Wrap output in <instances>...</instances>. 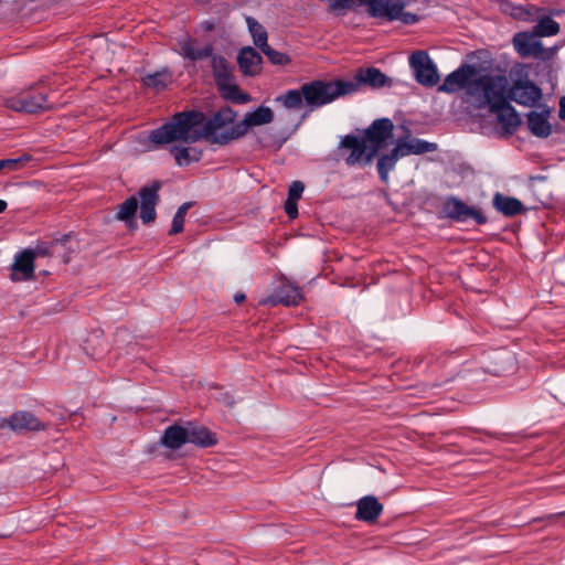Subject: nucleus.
I'll list each match as a JSON object with an SVG mask.
<instances>
[{"label":"nucleus","mask_w":565,"mask_h":565,"mask_svg":"<svg viewBox=\"0 0 565 565\" xmlns=\"http://www.w3.org/2000/svg\"><path fill=\"white\" fill-rule=\"evenodd\" d=\"M233 108H218L210 117L196 109L174 114L169 121L150 131V148L158 149L174 141L224 147L242 138Z\"/></svg>","instance_id":"1"},{"label":"nucleus","mask_w":565,"mask_h":565,"mask_svg":"<svg viewBox=\"0 0 565 565\" xmlns=\"http://www.w3.org/2000/svg\"><path fill=\"white\" fill-rule=\"evenodd\" d=\"M512 74L519 75L512 84L504 74H479L473 85V98L484 106H511L510 102L521 106H542V89L527 78V66L518 64Z\"/></svg>","instance_id":"2"},{"label":"nucleus","mask_w":565,"mask_h":565,"mask_svg":"<svg viewBox=\"0 0 565 565\" xmlns=\"http://www.w3.org/2000/svg\"><path fill=\"white\" fill-rule=\"evenodd\" d=\"M454 115L470 131L500 138L512 136L522 122L516 108H459Z\"/></svg>","instance_id":"3"},{"label":"nucleus","mask_w":565,"mask_h":565,"mask_svg":"<svg viewBox=\"0 0 565 565\" xmlns=\"http://www.w3.org/2000/svg\"><path fill=\"white\" fill-rule=\"evenodd\" d=\"M353 94V84L345 79H315L301 85L299 89H289L275 98L281 106H323L334 102L339 97Z\"/></svg>","instance_id":"4"},{"label":"nucleus","mask_w":565,"mask_h":565,"mask_svg":"<svg viewBox=\"0 0 565 565\" xmlns=\"http://www.w3.org/2000/svg\"><path fill=\"white\" fill-rule=\"evenodd\" d=\"M478 76L479 73L475 65L463 63L445 77L438 92L455 94L465 90L468 96L473 97V85L477 83Z\"/></svg>","instance_id":"5"},{"label":"nucleus","mask_w":565,"mask_h":565,"mask_svg":"<svg viewBox=\"0 0 565 565\" xmlns=\"http://www.w3.org/2000/svg\"><path fill=\"white\" fill-rule=\"evenodd\" d=\"M340 147L350 150V154L345 158V163L350 167L356 164L364 167L369 164L377 153V147L371 146L364 136L347 135L340 141Z\"/></svg>","instance_id":"6"},{"label":"nucleus","mask_w":565,"mask_h":565,"mask_svg":"<svg viewBox=\"0 0 565 565\" xmlns=\"http://www.w3.org/2000/svg\"><path fill=\"white\" fill-rule=\"evenodd\" d=\"M409 66L416 82L425 87H434L440 77L436 64L426 51H415L411 54Z\"/></svg>","instance_id":"7"},{"label":"nucleus","mask_w":565,"mask_h":565,"mask_svg":"<svg viewBox=\"0 0 565 565\" xmlns=\"http://www.w3.org/2000/svg\"><path fill=\"white\" fill-rule=\"evenodd\" d=\"M443 212L447 218L465 223L473 220L476 224L483 225L488 223V217L476 206H470L456 196H448L443 203Z\"/></svg>","instance_id":"8"},{"label":"nucleus","mask_w":565,"mask_h":565,"mask_svg":"<svg viewBox=\"0 0 565 565\" xmlns=\"http://www.w3.org/2000/svg\"><path fill=\"white\" fill-rule=\"evenodd\" d=\"M355 6L365 7L371 18L395 21L405 8L403 0H355Z\"/></svg>","instance_id":"9"},{"label":"nucleus","mask_w":565,"mask_h":565,"mask_svg":"<svg viewBox=\"0 0 565 565\" xmlns=\"http://www.w3.org/2000/svg\"><path fill=\"white\" fill-rule=\"evenodd\" d=\"M162 183L153 181L149 185L141 186L138 190V201H140V220L143 224H150L156 221V207L160 202L159 192Z\"/></svg>","instance_id":"10"},{"label":"nucleus","mask_w":565,"mask_h":565,"mask_svg":"<svg viewBox=\"0 0 565 565\" xmlns=\"http://www.w3.org/2000/svg\"><path fill=\"white\" fill-rule=\"evenodd\" d=\"M405 135L398 137L396 146L403 153V158L411 154H424L438 150L436 142H429L419 138L412 137L411 130L405 128Z\"/></svg>","instance_id":"11"},{"label":"nucleus","mask_w":565,"mask_h":565,"mask_svg":"<svg viewBox=\"0 0 565 565\" xmlns=\"http://www.w3.org/2000/svg\"><path fill=\"white\" fill-rule=\"evenodd\" d=\"M302 299L301 289L288 281H281L280 286L268 296L263 303L269 306L285 305L296 306Z\"/></svg>","instance_id":"12"},{"label":"nucleus","mask_w":565,"mask_h":565,"mask_svg":"<svg viewBox=\"0 0 565 565\" xmlns=\"http://www.w3.org/2000/svg\"><path fill=\"white\" fill-rule=\"evenodd\" d=\"M388 78L384 73L375 67L359 68L354 76L345 79V83L353 84V94L356 93L361 86L366 85L373 88L383 87L388 83Z\"/></svg>","instance_id":"13"},{"label":"nucleus","mask_w":565,"mask_h":565,"mask_svg":"<svg viewBox=\"0 0 565 565\" xmlns=\"http://www.w3.org/2000/svg\"><path fill=\"white\" fill-rule=\"evenodd\" d=\"M533 32H519L513 36V45L522 57H544L545 49Z\"/></svg>","instance_id":"14"},{"label":"nucleus","mask_w":565,"mask_h":565,"mask_svg":"<svg viewBox=\"0 0 565 565\" xmlns=\"http://www.w3.org/2000/svg\"><path fill=\"white\" fill-rule=\"evenodd\" d=\"M384 507L374 495H364L356 502L355 520L367 524L375 523L383 513Z\"/></svg>","instance_id":"15"},{"label":"nucleus","mask_w":565,"mask_h":565,"mask_svg":"<svg viewBox=\"0 0 565 565\" xmlns=\"http://www.w3.org/2000/svg\"><path fill=\"white\" fill-rule=\"evenodd\" d=\"M393 128L391 119L379 118L365 130L364 137L371 146H376L379 151L382 145L393 136Z\"/></svg>","instance_id":"16"},{"label":"nucleus","mask_w":565,"mask_h":565,"mask_svg":"<svg viewBox=\"0 0 565 565\" xmlns=\"http://www.w3.org/2000/svg\"><path fill=\"white\" fill-rule=\"evenodd\" d=\"M552 108H542V111H530L526 115V125L530 132L537 138H547L552 134L548 120Z\"/></svg>","instance_id":"17"},{"label":"nucleus","mask_w":565,"mask_h":565,"mask_svg":"<svg viewBox=\"0 0 565 565\" xmlns=\"http://www.w3.org/2000/svg\"><path fill=\"white\" fill-rule=\"evenodd\" d=\"M9 427L14 431L42 430L45 425L30 412H15L8 419Z\"/></svg>","instance_id":"18"},{"label":"nucleus","mask_w":565,"mask_h":565,"mask_svg":"<svg viewBox=\"0 0 565 565\" xmlns=\"http://www.w3.org/2000/svg\"><path fill=\"white\" fill-rule=\"evenodd\" d=\"M186 435H189L188 443L201 448H209L217 443L215 435L210 429L193 422H186Z\"/></svg>","instance_id":"19"},{"label":"nucleus","mask_w":565,"mask_h":565,"mask_svg":"<svg viewBox=\"0 0 565 565\" xmlns=\"http://www.w3.org/2000/svg\"><path fill=\"white\" fill-rule=\"evenodd\" d=\"M273 119L274 113L271 108H255L253 111L247 113L243 120L238 121L242 137H244L252 127L269 124Z\"/></svg>","instance_id":"20"},{"label":"nucleus","mask_w":565,"mask_h":565,"mask_svg":"<svg viewBox=\"0 0 565 565\" xmlns=\"http://www.w3.org/2000/svg\"><path fill=\"white\" fill-rule=\"evenodd\" d=\"M237 63L245 75L254 76L262 70V56L250 46L241 50Z\"/></svg>","instance_id":"21"},{"label":"nucleus","mask_w":565,"mask_h":565,"mask_svg":"<svg viewBox=\"0 0 565 565\" xmlns=\"http://www.w3.org/2000/svg\"><path fill=\"white\" fill-rule=\"evenodd\" d=\"M492 205L507 217H513L524 211V205L519 199L507 196L499 192L493 195Z\"/></svg>","instance_id":"22"},{"label":"nucleus","mask_w":565,"mask_h":565,"mask_svg":"<svg viewBox=\"0 0 565 565\" xmlns=\"http://www.w3.org/2000/svg\"><path fill=\"white\" fill-rule=\"evenodd\" d=\"M188 441L189 435H186V425H170L164 429L161 437V444L172 450L180 449L183 445L188 444Z\"/></svg>","instance_id":"23"},{"label":"nucleus","mask_w":565,"mask_h":565,"mask_svg":"<svg viewBox=\"0 0 565 565\" xmlns=\"http://www.w3.org/2000/svg\"><path fill=\"white\" fill-rule=\"evenodd\" d=\"M142 84L146 88L154 93H160L167 89L174 81L173 73L168 68L146 74L141 77Z\"/></svg>","instance_id":"24"},{"label":"nucleus","mask_w":565,"mask_h":565,"mask_svg":"<svg viewBox=\"0 0 565 565\" xmlns=\"http://www.w3.org/2000/svg\"><path fill=\"white\" fill-rule=\"evenodd\" d=\"M401 158H403V153H401L396 145L388 153H383L379 157L376 168L379 177L383 183L388 182L390 172L394 170Z\"/></svg>","instance_id":"25"},{"label":"nucleus","mask_w":565,"mask_h":565,"mask_svg":"<svg viewBox=\"0 0 565 565\" xmlns=\"http://www.w3.org/2000/svg\"><path fill=\"white\" fill-rule=\"evenodd\" d=\"M213 47L211 44L199 46L195 41L186 40L181 44V53L185 58L193 62L212 57Z\"/></svg>","instance_id":"26"},{"label":"nucleus","mask_w":565,"mask_h":565,"mask_svg":"<svg viewBox=\"0 0 565 565\" xmlns=\"http://www.w3.org/2000/svg\"><path fill=\"white\" fill-rule=\"evenodd\" d=\"M222 97L234 104H247L250 102L249 95L242 93L239 87L235 84L234 77L217 85Z\"/></svg>","instance_id":"27"},{"label":"nucleus","mask_w":565,"mask_h":565,"mask_svg":"<svg viewBox=\"0 0 565 565\" xmlns=\"http://www.w3.org/2000/svg\"><path fill=\"white\" fill-rule=\"evenodd\" d=\"M13 270L23 275L24 279H30L34 274V253L31 249H24L17 254L12 265Z\"/></svg>","instance_id":"28"},{"label":"nucleus","mask_w":565,"mask_h":565,"mask_svg":"<svg viewBox=\"0 0 565 565\" xmlns=\"http://www.w3.org/2000/svg\"><path fill=\"white\" fill-rule=\"evenodd\" d=\"M534 20H536L537 23L534 25L532 32L536 36H552L559 32V24L552 18L541 14V12L534 15Z\"/></svg>","instance_id":"29"},{"label":"nucleus","mask_w":565,"mask_h":565,"mask_svg":"<svg viewBox=\"0 0 565 565\" xmlns=\"http://www.w3.org/2000/svg\"><path fill=\"white\" fill-rule=\"evenodd\" d=\"M138 198L135 195L126 199L121 204L118 205L115 218L125 222L127 225L135 223V216L138 210Z\"/></svg>","instance_id":"30"},{"label":"nucleus","mask_w":565,"mask_h":565,"mask_svg":"<svg viewBox=\"0 0 565 565\" xmlns=\"http://www.w3.org/2000/svg\"><path fill=\"white\" fill-rule=\"evenodd\" d=\"M211 64L216 85L230 81L233 77L228 62L223 56L213 55Z\"/></svg>","instance_id":"31"},{"label":"nucleus","mask_w":565,"mask_h":565,"mask_svg":"<svg viewBox=\"0 0 565 565\" xmlns=\"http://www.w3.org/2000/svg\"><path fill=\"white\" fill-rule=\"evenodd\" d=\"M246 23L248 26V31L253 38L254 44L262 49L267 44L268 34L266 29L253 17L246 18Z\"/></svg>","instance_id":"32"},{"label":"nucleus","mask_w":565,"mask_h":565,"mask_svg":"<svg viewBox=\"0 0 565 565\" xmlns=\"http://www.w3.org/2000/svg\"><path fill=\"white\" fill-rule=\"evenodd\" d=\"M47 102V96L42 89H32L19 97L20 106H43Z\"/></svg>","instance_id":"33"},{"label":"nucleus","mask_w":565,"mask_h":565,"mask_svg":"<svg viewBox=\"0 0 565 565\" xmlns=\"http://www.w3.org/2000/svg\"><path fill=\"white\" fill-rule=\"evenodd\" d=\"M543 10L535 6H511L510 14L518 20L534 21V15Z\"/></svg>","instance_id":"34"},{"label":"nucleus","mask_w":565,"mask_h":565,"mask_svg":"<svg viewBox=\"0 0 565 565\" xmlns=\"http://www.w3.org/2000/svg\"><path fill=\"white\" fill-rule=\"evenodd\" d=\"M171 152L173 153L177 164L180 167L189 166L191 162H196L201 158V151L192 157L190 149L186 147H172Z\"/></svg>","instance_id":"35"},{"label":"nucleus","mask_w":565,"mask_h":565,"mask_svg":"<svg viewBox=\"0 0 565 565\" xmlns=\"http://www.w3.org/2000/svg\"><path fill=\"white\" fill-rule=\"evenodd\" d=\"M260 50L273 64L287 65L290 62V57L287 54L274 50L268 43Z\"/></svg>","instance_id":"36"},{"label":"nucleus","mask_w":565,"mask_h":565,"mask_svg":"<svg viewBox=\"0 0 565 565\" xmlns=\"http://www.w3.org/2000/svg\"><path fill=\"white\" fill-rule=\"evenodd\" d=\"M32 157L29 153H23L19 158L1 159L3 164V171H17L21 169L25 163L31 161Z\"/></svg>","instance_id":"37"},{"label":"nucleus","mask_w":565,"mask_h":565,"mask_svg":"<svg viewBox=\"0 0 565 565\" xmlns=\"http://www.w3.org/2000/svg\"><path fill=\"white\" fill-rule=\"evenodd\" d=\"M57 239L52 242H38L34 249H31L35 256H50L53 254L52 248L57 245Z\"/></svg>","instance_id":"38"},{"label":"nucleus","mask_w":565,"mask_h":565,"mask_svg":"<svg viewBox=\"0 0 565 565\" xmlns=\"http://www.w3.org/2000/svg\"><path fill=\"white\" fill-rule=\"evenodd\" d=\"M305 190V184L301 181H294L288 189V200L298 201Z\"/></svg>","instance_id":"39"},{"label":"nucleus","mask_w":565,"mask_h":565,"mask_svg":"<svg viewBox=\"0 0 565 565\" xmlns=\"http://www.w3.org/2000/svg\"><path fill=\"white\" fill-rule=\"evenodd\" d=\"M184 220H185L184 217H181V216L174 214L169 234L175 235V234L181 233L184 227Z\"/></svg>","instance_id":"40"},{"label":"nucleus","mask_w":565,"mask_h":565,"mask_svg":"<svg viewBox=\"0 0 565 565\" xmlns=\"http://www.w3.org/2000/svg\"><path fill=\"white\" fill-rule=\"evenodd\" d=\"M298 201L286 200L285 202V212L289 216V218L294 220L298 216Z\"/></svg>","instance_id":"41"},{"label":"nucleus","mask_w":565,"mask_h":565,"mask_svg":"<svg viewBox=\"0 0 565 565\" xmlns=\"http://www.w3.org/2000/svg\"><path fill=\"white\" fill-rule=\"evenodd\" d=\"M396 20L405 23V24H414L418 21V18L416 14L412 12H405L404 9L399 11L398 18Z\"/></svg>","instance_id":"42"},{"label":"nucleus","mask_w":565,"mask_h":565,"mask_svg":"<svg viewBox=\"0 0 565 565\" xmlns=\"http://www.w3.org/2000/svg\"><path fill=\"white\" fill-rule=\"evenodd\" d=\"M192 206V203L191 202H185L183 203L182 205H180L175 212L177 215L181 216V217H184L185 218V215L189 211V209Z\"/></svg>","instance_id":"43"},{"label":"nucleus","mask_w":565,"mask_h":565,"mask_svg":"<svg viewBox=\"0 0 565 565\" xmlns=\"http://www.w3.org/2000/svg\"><path fill=\"white\" fill-rule=\"evenodd\" d=\"M14 110L17 111H25L28 114H38L39 110H42L43 108H22V107H19V108H13Z\"/></svg>","instance_id":"44"},{"label":"nucleus","mask_w":565,"mask_h":565,"mask_svg":"<svg viewBox=\"0 0 565 565\" xmlns=\"http://www.w3.org/2000/svg\"><path fill=\"white\" fill-rule=\"evenodd\" d=\"M245 299H246V296H245L244 294H242V292H237V294L234 296V300H235V302H237V303H242V302H244V301H245Z\"/></svg>","instance_id":"45"},{"label":"nucleus","mask_w":565,"mask_h":565,"mask_svg":"<svg viewBox=\"0 0 565 565\" xmlns=\"http://www.w3.org/2000/svg\"><path fill=\"white\" fill-rule=\"evenodd\" d=\"M8 203L4 200H0V213L7 210Z\"/></svg>","instance_id":"46"},{"label":"nucleus","mask_w":565,"mask_h":565,"mask_svg":"<svg viewBox=\"0 0 565 565\" xmlns=\"http://www.w3.org/2000/svg\"><path fill=\"white\" fill-rule=\"evenodd\" d=\"M558 117L565 121V108H559Z\"/></svg>","instance_id":"47"},{"label":"nucleus","mask_w":565,"mask_h":565,"mask_svg":"<svg viewBox=\"0 0 565 565\" xmlns=\"http://www.w3.org/2000/svg\"><path fill=\"white\" fill-rule=\"evenodd\" d=\"M558 106H565V96L559 99Z\"/></svg>","instance_id":"48"},{"label":"nucleus","mask_w":565,"mask_h":565,"mask_svg":"<svg viewBox=\"0 0 565 565\" xmlns=\"http://www.w3.org/2000/svg\"><path fill=\"white\" fill-rule=\"evenodd\" d=\"M258 141H259L262 145H265V143H266V140H265V138H264V137H259V138H258Z\"/></svg>","instance_id":"49"},{"label":"nucleus","mask_w":565,"mask_h":565,"mask_svg":"<svg viewBox=\"0 0 565 565\" xmlns=\"http://www.w3.org/2000/svg\"><path fill=\"white\" fill-rule=\"evenodd\" d=\"M487 435H488V436H491V437H495V438H498V437H499V435H497V434H491V433H487Z\"/></svg>","instance_id":"50"},{"label":"nucleus","mask_w":565,"mask_h":565,"mask_svg":"<svg viewBox=\"0 0 565 565\" xmlns=\"http://www.w3.org/2000/svg\"><path fill=\"white\" fill-rule=\"evenodd\" d=\"M3 171V164H2V161L0 160V173Z\"/></svg>","instance_id":"51"},{"label":"nucleus","mask_w":565,"mask_h":565,"mask_svg":"<svg viewBox=\"0 0 565 565\" xmlns=\"http://www.w3.org/2000/svg\"><path fill=\"white\" fill-rule=\"evenodd\" d=\"M226 403H227L228 406H232V405H234L235 402L234 401H228Z\"/></svg>","instance_id":"52"},{"label":"nucleus","mask_w":565,"mask_h":565,"mask_svg":"<svg viewBox=\"0 0 565 565\" xmlns=\"http://www.w3.org/2000/svg\"><path fill=\"white\" fill-rule=\"evenodd\" d=\"M431 386H433V387H438V386H440V384H438V383H434Z\"/></svg>","instance_id":"53"}]
</instances>
